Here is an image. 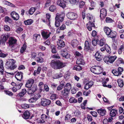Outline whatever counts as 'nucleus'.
<instances>
[{
    "mask_svg": "<svg viewBox=\"0 0 124 124\" xmlns=\"http://www.w3.org/2000/svg\"><path fill=\"white\" fill-rule=\"evenodd\" d=\"M117 110L115 109H111L110 113V115L112 117H114L115 116L117 112Z\"/></svg>",
    "mask_w": 124,
    "mask_h": 124,
    "instance_id": "obj_23",
    "label": "nucleus"
},
{
    "mask_svg": "<svg viewBox=\"0 0 124 124\" xmlns=\"http://www.w3.org/2000/svg\"><path fill=\"white\" fill-rule=\"evenodd\" d=\"M4 3L6 4H7L11 7H15V6L13 4L6 1H4Z\"/></svg>",
    "mask_w": 124,
    "mask_h": 124,
    "instance_id": "obj_44",
    "label": "nucleus"
},
{
    "mask_svg": "<svg viewBox=\"0 0 124 124\" xmlns=\"http://www.w3.org/2000/svg\"><path fill=\"white\" fill-rule=\"evenodd\" d=\"M112 73L115 76H118L120 75L119 73L118 72V71H117L116 70H113L112 71Z\"/></svg>",
    "mask_w": 124,
    "mask_h": 124,
    "instance_id": "obj_45",
    "label": "nucleus"
},
{
    "mask_svg": "<svg viewBox=\"0 0 124 124\" xmlns=\"http://www.w3.org/2000/svg\"><path fill=\"white\" fill-rule=\"evenodd\" d=\"M87 18L89 21L87 24L86 26L87 29L89 31H90L92 30V27H95L94 24V19L93 18L92 16H87Z\"/></svg>",
    "mask_w": 124,
    "mask_h": 124,
    "instance_id": "obj_4",
    "label": "nucleus"
},
{
    "mask_svg": "<svg viewBox=\"0 0 124 124\" xmlns=\"http://www.w3.org/2000/svg\"><path fill=\"white\" fill-rule=\"evenodd\" d=\"M57 3V5L60 6L63 8H64L66 7L65 4L62 1L60 0H58Z\"/></svg>",
    "mask_w": 124,
    "mask_h": 124,
    "instance_id": "obj_24",
    "label": "nucleus"
},
{
    "mask_svg": "<svg viewBox=\"0 0 124 124\" xmlns=\"http://www.w3.org/2000/svg\"><path fill=\"white\" fill-rule=\"evenodd\" d=\"M79 0H70L69 2L70 3L75 4L76 2H78Z\"/></svg>",
    "mask_w": 124,
    "mask_h": 124,
    "instance_id": "obj_55",
    "label": "nucleus"
},
{
    "mask_svg": "<svg viewBox=\"0 0 124 124\" xmlns=\"http://www.w3.org/2000/svg\"><path fill=\"white\" fill-rule=\"evenodd\" d=\"M56 9V7L54 5L51 6L49 8V10L52 12H53L55 11Z\"/></svg>",
    "mask_w": 124,
    "mask_h": 124,
    "instance_id": "obj_36",
    "label": "nucleus"
},
{
    "mask_svg": "<svg viewBox=\"0 0 124 124\" xmlns=\"http://www.w3.org/2000/svg\"><path fill=\"white\" fill-rule=\"evenodd\" d=\"M40 34H34V38L35 39L36 41H38L40 39Z\"/></svg>",
    "mask_w": 124,
    "mask_h": 124,
    "instance_id": "obj_38",
    "label": "nucleus"
},
{
    "mask_svg": "<svg viewBox=\"0 0 124 124\" xmlns=\"http://www.w3.org/2000/svg\"><path fill=\"white\" fill-rule=\"evenodd\" d=\"M84 49L86 50H88L90 49L89 43L87 41H86L85 42Z\"/></svg>",
    "mask_w": 124,
    "mask_h": 124,
    "instance_id": "obj_31",
    "label": "nucleus"
},
{
    "mask_svg": "<svg viewBox=\"0 0 124 124\" xmlns=\"http://www.w3.org/2000/svg\"><path fill=\"white\" fill-rule=\"evenodd\" d=\"M71 88V85L70 83H67L64 86V90L62 91V95L67 96L68 95L69 92Z\"/></svg>",
    "mask_w": 124,
    "mask_h": 124,
    "instance_id": "obj_6",
    "label": "nucleus"
},
{
    "mask_svg": "<svg viewBox=\"0 0 124 124\" xmlns=\"http://www.w3.org/2000/svg\"><path fill=\"white\" fill-rule=\"evenodd\" d=\"M21 107L23 108L26 109L28 108L29 107V106L28 104L25 103L22 104Z\"/></svg>",
    "mask_w": 124,
    "mask_h": 124,
    "instance_id": "obj_50",
    "label": "nucleus"
},
{
    "mask_svg": "<svg viewBox=\"0 0 124 124\" xmlns=\"http://www.w3.org/2000/svg\"><path fill=\"white\" fill-rule=\"evenodd\" d=\"M75 69L77 71H80L82 70V67L81 66H78L76 67H75Z\"/></svg>",
    "mask_w": 124,
    "mask_h": 124,
    "instance_id": "obj_59",
    "label": "nucleus"
},
{
    "mask_svg": "<svg viewBox=\"0 0 124 124\" xmlns=\"http://www.w3.org/2000/svg\"><path fill=\"white\" fill-rule=\"evenodd\" d=\"M62 76V74L61 73H59L54 74L52 76V77L54 79H56L61 77Z\"/></svg>",
    "mask_w": 124,
    "mask_h": 124,
    "instance_id": "obj_28",
    "label": "nucleus"
},
{
    "mask_svg": "<svg viewBox=\"0 0 124 124\" xmlns=\"http://www.w3.org/2000/svg\"><path fill=\"white\" fill-rule=\"evenodd\" d=\"M23 85V84L22 83H18L16 84L15 87L17 90H19L21 88V86Z\"/></svg>",
    "mask_w": 124,
    "mask_h": 124,
    "instance_id": "obj_39",
    "label": "nucleus"
},
{
    "mask_svg": "<svg viewBox=\"0 0 124 124\" xmlns=\"http://www.w3.org/2000/svg\"><path fill=\"white\" fill-rule=\"evenodd\" d=\"M85 2L83 1H81L80 2L79 4V7L80 8H82L84 5H85Z\"/></svg>",
    "mask_w": 124,
    "mask_h": 124,
    "instance_id": "obj_57",
    "label": "nucleus"
},
{
    "mask_svg": "<svg viewBox=\"0 0 124 124\" xmlns=\"http://www.w3.org/2000/svg\"><path fill=\"white\" fill-rule=\"evenodd\" d=\"M5 21L6 22H8L9 23H11L12 22L11 19L8 16H6L5 17Z\"/></svg>",
    "mask_w": 124,
    "mask_h": 124,
    "instance_id": "obj_54",
    "label": "nucleus"
},
{
    "mask_svg": "<svg viewBox=\"0 0 124 124\" xmlns=\"http://www.w3.org/2000/svg\"><path fill=\"white\" fill-rule=\"evenodd\" d=\"M58 41L57 42V44L58 46V49H61V48L64 47L65 46V44L63 41L61 39H58Z\"/></svg>",
    "mask_w": 124,
    "mask_h": 124,
    "instance_id": "obj_16",
    "label": "nucleus"
},
{
    "mask_svg": "<svg viewBox=\"0 0 124 124\" xmlns=\"http://www.w3.org/2000/svg\"><path fill=\"white\" fill-rule=\"evenodd\" d=\"M30 116V113L28 111H25L23 115V117L24 119H27L29 118Z\"/></svg>",
    "mask_w": 124,
    "mask_h": 124,
    "instance_id": "obj_25",
    "label": "nucleus"
},
{
    "mask_svg": "<svg viewBox=\"0 0 124 124\" xmlns=\"http://www.w3.org/2000/svg\"><path fill=\"white\" fill-rule=\"evenodd\" d=\"M61 55L63 57L67 59L69 58L70 55L68 54L66 51L64 50H62L61 51Z\"/></svg>",
    "mask_w": 124,
    "mask_h": 124,
    "instance_id": "obj_18",
    "label": "nucleus"
},
{
    "mask_svg": "<svg viewBox=\"0 0 124 124\" xmlns=\"http://www.w3.org/2000/svg\"><path fill=\"white\" fill-rule=\"evenodd\" d=\"M17 41L16 39L13 37L9 38L8 41L9 46L12 47H13L16 44Z\"/></svg>",
    "mask_w": 124,
    "mask_h": 124,
    "instance_id": "obj_11",
    "label": "nucleus"
},
{
    "mask_svg": "<svg viewBox=\"0 0 124 124\" xmlns=\"http://www.w3.org/2000/svg\"><path fill=\"white\" fill-rule=\"evenodd\" d=\"M37 89L36 86L32 87L31 88L28 90L27 91V93L29 95L33 94L37 90Z\"/></svg>",
    "mask_w": 124,
    "mask_h": 124,
    "instance_id": "obj_19",
    "label": "nucleus"
},
{
    "mask_svg": "<svg viewBox=\"0 0 124 124\" xmlns=\"http://www.w3.org/2000/svg\"><path fill=\"white\" fill-rule=\"evenodd\" d=\"M11 16L15 20L17 21L19 18V14L15 11H13L10 13Z\"/></svg>",
    "mask_w": 124,
    "mask_h": 124,
    "instance_id": "obj_14",
    "label": "nucleus"
},
{
    "mask_svg": "<svg viewBox=\"0 0 124 124\" xmlns=\"http://www.w3.org/2000/svg\"><path fill=\"white\" fill-rule=\"evenodd\" d=\"M4 71L3 61L0 59V71Z\"/></svg>",
    "mask_w": 124,
    "mask_h": 124,
    "instance_id": "obj_37",
    "label": "nucleus"
},
{
    "mask_svg": "<svg viewBox=\"0 0 124 124\" xmlns=\"http://www.w3.org/2000/svg\"><path fill=\"white\" fill-rule=\"evenodd\" d=\"M117 82L119 87H122L124 85V82L122 79H118L117 80Z\"/></svg>",
    "mask_w": 124,
    "mask_h": 124,
    "instance_id": "obj_34",
    "label": "nucleus"
},
{
    "mask_svg": "<svg viewBox=\"0 0 124 124\" xmlns=\"http://www.w3.org/2000/svg\"><path fill=\"white\" fill-rule=\"evenodd\" d=\"M37 54L35 53H32L31 54V58L33 59H35L37 57Z\"/></svg>",
    "mask_w": 124,
    "mask_h": 124,
    "instance_id": "obj_64",
    "label": "nucleus"
},
{
    "mask_svg": "<svg viewBox=\"0 0 124 124\" xmlns=\"http://www.w3.org/2000/svg\"><path fill=\"white\" fill-rule=\"evenodd\" d=\"M16 62V61L13 59L8 60L6 63V67L11 70L14 69L17 67V66L14 64Z\"/></svg>",
    "mask_w": 124,
    "mask_h": 124,
    "instance_id": "obj_2",
    "label": "nucleus"
},
{
    "mask_svg": "<svg viewBox=\"0 0 124 124\" xmlns=\"http://www.w3.org/2000/svg\"><path fill=\"white\" fill-rule=\"evenodd\" d=\"M33 97L36 101L41 97V95L39 93H35Z\"/></svg>",
    "mask_w": 124,
    "mask_h": 124,
    "instance_id": "obj_35",
    "label": "nucleus"
},
{
    "mask_svg": "<svg viewBox=\"0 0 124 124\" xmlns=\"http://www.w3.org/2000/svg\"><path fill=\"white\" fill-rule=\"evenodd\" d=\"M103 30L108 37L112 38H116V36L115 33L108 27L105 26L104 27Z\"/></svg>",
    "mask_w": 124,
    "mask_h": 124,
    "instance_id": "obj_3",
    "label": "nucleus"
},
{
    "mask_svg": "<svg viewBox=\"0 0 124 124\" xmlns=\"http://www.w3.org/2000/svg\"><path fill=\"white\" fill-rule=\"evenodd\" d=\"M76 63L78 65H84L85 64L84 60L81 59H77L76 62Z\"/></svg>",
    "mask_w": 124,
    "mask_h": 124,
    "instance_id": "obj_29",
    "label": "nucleus"
},
{
    "mask_svg": "<svg viewBox=\"0 0 124 124\" xmlns=\"http://www.w3.org/2000/svg\"><path fill=\"white\" fill-rule=\"evenodd\" d=\"M36 8L35 7H32L29 10V13L30 15H32L35 12Z\"/></svg>",
    "mask_w": 124,
    "mask_h": 124,
    "instance_id": "obj_32",
    "label": "nucleus"
},
{
    "mask_svg": "<svg viewBox=\"0 0 124 124\" xmlns=\"http://www.w3.org/2000/svg\"><path fill=\"white\" fill-rule=\"evenodd\" d=\"M41 33L43 38L46 39L48 38L50 36V35L51 34V33L50 32L44 31H42Z\"/></svg>",
    "mask_w": 124,
    "mask_h": 124,
    "instance_id": "obj_20",
    "label": "nucleus"
},
{
    "mask_svg": "<svg viewBox=\"0 0 124 124\" xmlns=\"http://www.w3.org/2000/svg\"><path fill=\"white\" fill-rule=\"evenodd\" d=\"M23 73L22 72H17L15 75V77L17 80L20 81L23 78Z\"/></svg>",
    "mask_w": 124,
    "mask_h": 124,
    "instance_id": "obj_17",
    "label": "nucleus"
},
{
    "mask_svg": "<svg viewBox=\"0 0 124 124\" xmlns=\"http://www.w3.org/2000/svg\"><path fill=\"white\" fill-rule=\"evenodd\" d=\"M51 1L50 0H47L45 4V7H48L51 4Z\"/></svg>",
    "mask_w": 124,
    "mask_h": 124,
    "instance_id": "obj_56",
    "label": "nucleus"
},
{
    "mask_svg": "<svg viewBox=\"0 0 124 124\" xmlns=\"http://www.w3.org/2000/svg\"><path fill=\"white\" fill-rule=\"evenodd\" d=\"M51 102V101L49 100L43 98L41 100V104L42 106L45 107L49 105Z\"/></svg>",
    "mask_w": 124,
    "mask_h": 124,
    "instance_id": "obj_9",
    "label": "nucleus"
},
{
    "mask_svg": "<svg viewBox=\"0 0 124 124\" xmlns=\"http://www.w3.org/2000/svg\"><path fill=\"white\" fill-rule=\"evenodd\" d=\"M105 21L106 23H110L112 22L113 20L112 19L109 17H107L106 18Z\"/></svg>",
    "mask_w": 124,
    "mask_h": 124,
    "instance_id": "obj_48",
    "label": "nucleus"
},
{
    "mask_svg": "<svg viewBox=\"0 0 124 124\" xmlns=\"http://www.w3.org/2000/svg\"><path fill=\"white\" fill-rule=\"evenodd\" d=\"M90 92L91 91L90 90L88 91L87 92H86L85 91H84L83 93V94L84 95L87 96H88L90 94Z\"/></svg>",
    "mask_w": 124,
    "mask_h": 124,
    "instance_id": "obj_61",
    "label": "nucleus"
},
{
    "mask_svg": "<svg viewBox=\"0 0 124 124\" xmlns=\"http://www.w3.org/2000/svg\"><path fill=\"white\" fill-rule=\"evenodd\" d=\"M67 17L71 20H74L78 17L77 15L73 12L69 13L67 15Z\"/></svg>",
    "mask_w": 124,
    "mask_h": 124,
    "instance_id": "obj_12",
    "label": "nucleus"
},
{
    "mask_svg": "<svg viewBox=\"0 0 124 124\" xmlns=\"http://www.w3.org/2000/svg\"><path fill=\"white\" fill-rule=\"evenodd\" d=\"M105 47H106V50L107 52L109 54L110 53L111 49L110 47L107 44H105Z\"/></svg>",
    "mask_w": 124,
    "mask_h": 124,
    "instance_id": "obj_46",
    "label": "nucleus"
},
{
    "mask_svg": "<svg viewBox=\"0 0 124 124\" xmlns=\"http://www.w3.org/2000/svg\"><path fill=\"white\" fill-rule=\"evenodd\" d=\"M97 111L98 113L101 115L103 116L105 115L106 114V111L105 109L101 108L98 109Z\"/></svg>",
    "mask_w": 124,
    "mask_h": 124,
    "instance_id": "obj_21",
    "label": "nucleus"
},
{
    "mask_svg": "<svg viewBox=\"0 0 124 124\" xmlns=\"http://www.w3.org/2000/svg\"><path fill=\"white\" fill-rule=\"evenodd\" d=\"M91 72L96 74H100L103 71V69L100 66H95L92 67L90 68Z\"/></svg>",
    "mask_w": 124,
    "mask_h": 124,
    "instance_id": "obj_5",
    "label": "nucleus"
},
{
    "mask_svg": "<svg viewBox=\"0 0 124 124\" xmlns=\"http://www.w3.org/2000/svg\"><path fill=\"white\" fill-rule=\"evenodd\" d=\"M33 23V21L31 19H28L27 20L24 21V23L26 25H29Z\"/></svg>",
    "mask_w": 124,
    "mask_h": 124,
    "instance_id": "obj_33",
    "label": "nucleus"
},
{
    "mask_svg": "<svg viewBox=\"0 0 124 124\" xmlns=\"http://www.w3.org/2000/svg\"><path fill=\"white\" fill-rule=\"evenodd\" d=\"M44 88L45 90L47 92H48L49 91V89L48 86L46 84L44 85Z\"/></svg>",
    "mask_w": 124,
    "mask_h": 124,
    "instance_id": "obj_63",
    "label": "nucleus"
},
{
    "mask_svg": "<svg viewBox=\"0 0 124 124\" xmlns=\"http://www.w3.org/2000/svg\"><path fill=\"white\" fill-rule=\"evenodd\" d=\"M26 45L25 44H24L23 46L21 48L20 50V52L23 53L26 50Z\"/></svg>",
    "mask_w": 124,
    "mask_h": 124,
    "instance_id": "obj_42",
    "label": "nucleus"
},
{
    "mask_svg": "<svg viewBox=\"0 0 124 124\" xmlns=\"http://www.w3.org/2000/svg\"><path fill=\"white\" fill-rule=\"evenodd\" d=\"M36 60L38 62L42 63L43 62V59L41 57H38L36 58Z\"/></svg>",
    "mask_w": 124,
    "mask_h": 124,
    "instance_id": "obj_43",
    "label": "nucleus"
},
{
    "mask_svg": "<svg viewBox=\"0 0 124 124\" xmlns=\"http://www.w3.org/2000/svg\"><path fill=\"white\" fill-rule=\"evenodd\" d=\"M9 36L8 35H3L1 36L0 40L2 43L5 42L8 39Z\"/></svg>",
    "mask_w": 124,
    "mask_h": 124,
    "instance_id": "obj_22",
    "label": "nucleus"
},
{
    "mask_svg": "<svg viewBox=\"0 0 124 124\" xmlns=\"http://www.w3.org/2000/svg\"><path fill=\"white\" fill-rule=\"evenodd\" d=\"M78 42L76 39L73 40L71 42V45L73 47L77 46L78 45Z\"/></svg>",
    "mask_w": 124,
    "mask_h": 124,
    "instance_id": "obj_26",
    "label": "nucleus"
},
{
    "mask_svg": "<svg viewBox=\"0 0 124 124\" xmlns=\"http://www.w3.org/2000/svg\"><path fill=\"white\" fill-rule=\"evenodd\" d=\"M105 41L102 39H101L100 41L99 45L100 46H102L105 44Z\"/></svg>",
    "mask_w": 124,
    "mask_h": 124,
    "instance_id": "obj_53",
    "label": "nucleus"
},
{
    "mask_svg": "<svg viewBox=\"0 0 124 124\" xmlns=\"http://www.w3.org/2000/svg\"><path fill=\"white\" fill-rule=\"evenodd\" d=\"M77 102V100L73 97L71 98L69 100V102L71 103H76Z\"/></svg>",
    "mask_w": 124,
    "mask_h": 124,
    "instance_id": "obj_41",
    "label": "nucleus"
},
{
    "mask_svg": "<svg viewBox=\"0 0 124 124\" xmlns=\"http://www.w3.org/2000/svg\"><path fill=\"white\" fill-rule=\"evenodd\" d=\"M34 80L33 79L30 78L27 81L25 85L26 87L30 88L34 83Z\"/></svg>",
    "mask_w": 124,
    "mask_h": 124,
    "instance_id": "obj_15",
    "label": "nucleus"
},
{
    "mask_svg": "<svg viewBox=\"0 0 124 124\" xmlns=\"http://www.w3.org/2000/svg\"><path fill=\"white\" fill-rule=\"evenodd\" d=\"M50 47L52 49V52L53 53H56V50L55 46L52 45H50Z\"/></svg>",
    "mask_w": 124,
    "mask_h": 124,
    "instance_id": "obj_40",
    "label": "nucleus"
},
{
    "mask_svg": "<svg viewBox=\"0 0 124 124\" xmlns=\"http://www.w3.org/2000/svg\"><path fill=\"white\" fill-rule=\"evenodd\" d=\"M0 82H5L6 81V77L5 71H0Z\"/></svg>",
    "mask_w": 124,
    "mask_h": 124,
    "instance_id": "obj_10",
    "label": "nucleus"
},
{
    "mask_svg": "<svg viewBox=\"0 0 124 124\" xmlns=\"http://www.w3.org/2000/svg\"><path fill=\"white\" fill-rule=\"evenodd\" d=\"M74 115L77 116H78L80 114V112L78 110L75 111L74 112Z\"/></svg>",
    "mask_w": 124,
    "mask_h": 124,
    "instance_id": "obj_52",
    "label": "nucleus"
},
{
    "mask_svg": "<svg viewBox=\"0 0 124 124\" xmlns=\"http://www.w3.org/2000/svg\"><path fill=\"white\" fill-rule=\"evenodd\" d=\"M51 67L55 70L61 69L65 66V65L62 62L59 60H53L50 63Z\"/></svg>",
    "mask_w": 124,
    "mask_h": 124,
    "instance_id": "obj_1",
    "label": "nucleus"
},
{
    "mask_svg": "<svg viewBox=\"0 0 124 124\" xmlns=\"http://www.w3.org/2000/svg\"><path fill=\"white\" fill-rule=\"evenodd\" d=\"M57 98V95L56 94H52L50 97V99L53 100H55Z\"/></svg>",
    "mask_w": 124,
    "mask_h": 124,
    "instance_id": "obj_49",
    "label": "nucleus"
},
{
    "mask_svg": "<svg viewBox=\"0 0 124 124\" xmlns=\"http://www.w3.org/2000/svg\"><path fill=\"white\" fill-rule=\"evenodd\" d=\"M64 85L63 84H62L60 85L57 87V90L58 91H60L62 90L63 88Z\"/></svg>",
    "mask_w": 124,
    "mask_h": 124,
    "instance_id": "obj_47",
    "label": "nucleus"
},
{
    "mask_svg": "<svg viewBox=\"0 0 124 124\" xmlns=\"http://www.w3.org/2000/svg\"><path fill=\"white\" fill-rule=\"evenodd\" d=\"M100 17L101 19H103L105 18L107 15V11L104 8L101 9L100 10Z\"/></svg>",
    "mask_w": 124,
    "mask_h": 124,
    "instance_id": "obj_13",
    "label": "nucleus"
},
{
    "mask_svg": "<svg viewBox=\"0 0 124 124\" xmlns=\"http://www.w3.org/2000/svg\"><path fill=\"white\" fill-rule=\"evenodd\" d=\"M5 92L6 94L9 96H12L13 95V93L9 91H5Z\"/></svg>",
    "mask_w": 124,
    "mask_h": 124,
    "instance_id": "obj_60",
    "label": "nucleus"
},
{
    "mask_svg": "<svg viewBox=\"0 0 124 124\" xmlns=\"http://www.w3.org/2000/svg\"><path fill=\"white\" fill-rule=\"evenodd\" d=\"M124 50V44H123L120 45L118 50V53L119 54H121L122 51Z\"/></svg>",
    "mask_w": 124,
    "mask_h": 124,
    "instance_id": "obj_30",
    "label": "nucleus"
},
{
    "mask_svg": "<svg viewBox=\"0 0 124 124\" xmlns=\"http://www.w3.org/2000/svg\"><path fill=\"white\" fill-rule=\"evenodd\" d=\"M66 28V26L65 24H63L60 27L58 28L57 30V31L58 30H64Z\"/></svg>",
    "mask_w": 124,
    "mask_h": 124,
    "instance_id": "obj_51",
    "label": "nucleus"
},
{
    "mask_svg": "<svg viewBox=\"0 0 124 124\" xmlns=\"http://www.w3.org/2000/svg\"><path fill=\"white\" fill-rule=\"evenodd\" d=\"M123 68L121 67H119L118 69V71L120 75H121V72L123 71Z\"/></svg>",
    "mask_w": 124,
    "mask_h": 124,
    "instance_id": "obj_62",
    "label": "nucleus"
},
{
    "mask_svg": "<svg viewBox=\"0 0 124 124\" xmlns=\"http://www.w3.org/2000/svg\"><path fill=\"white\" fill-rule=\"evenodd\" d=\"M95 56L96 59L98 61H100L102 59L101 55L98 52L96 53L95 54Z\"/></svg>",
    "mask_w": 124,
    "mask_h": 124,
    "instance_id": "obj_27",
    "label": "nucleus"
},
{
    "mask_svg": "<svg viewBox=\"0 0 124 124\" xmlns=\"http://www.w3.org/2000/svg\"><path fill=\"white\" fill-rule=\"evenodd\" d=\"M58 20H55V25L56 27H59L60 25V23Z\"/></svg>",
    "mask_w": 124,
    "mask_h": 124,
    "instance_id": "obj_58",
    "label": "nucleus"
},
{
    "mask_svg": "<svg viewBox=\"0 0 124 124\" xmlns=\"http://www.w3.org/2000/svg\"><path fill=\"white\" fill-rule=\"evenodd\" d=\"M65 17V14L63 13H57L56 15L55 20H58L59 21L62 22Z\"/></svg>",
    "mask_w": 124,
    "mask_h": 124,
    "instance_id": "obj_8",
    "label": "nucleus"
},
{
    "mask_svg": "<svg viewBox=\"0 0 124 124\" xmlns=\"http://www.w3.org/2000/svg\"><path fill=\"white\" fill-rule=\"evenodd\" d=\"M117 58L116 56H111L109 57H105L103 58V60L105 62L107 63H112L116 60Z\"/></svg>",
    "mask_w": 124,
    "mask_h": 124,
    "instance_id": "obj_7",
    "label": "nucleus"
}]
</instances>
